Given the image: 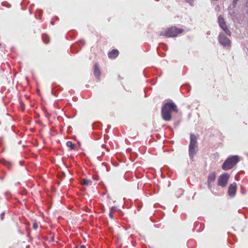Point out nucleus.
<instances>
[{
	"label": "nucleus",
	"instance_id": "1",
	"mask_svg": "<svg viewBox=\"0 0 248 248\" xmlns=\"http://www.w3.org/2000/svg\"><path fill=\"white\" fill-rule=\"evenodd\" d=\"M176 113L178 112V109L176 105L172 101L166 103L161 108V116L165 121H170L172 119L171 112Z\"/></svg>",
	"mask_w": 248,
	"mask_h": 248
},
{
	"label": "nucleus",
	"instance_id": "2",
	"mask_svg": "<svg viewBox=\"0 0 248 248\" xmlns=\"http://www.w3.org/2000/svg\"><path fill=\"white\" fill-rule=\"evenodd\" d=\"M184 30L177 28L175 26H172L170 28L163 30L162 31L157 32L159 36H165L166 37H174L178 34L182 33Z\"/></svg>",
	"mask_w": 248,
	"mask_h": 248
},
{
	"label": "nucleus",
	"instance_id": "3",
	"mask_svg": "<svg viewBox=\"0 0 248 248\" xmlns=\"http://www.w3.org/2000/svg\"><path fill=\"white\" fill-rule=\"evenodd\" d=\"M239 157L238 155H232L228 157L222 165V169L227 170L232 169L239 161Z\"/></svg>",
	"mask_w": 248,
	"mask_h": 248
},
{
	"label": "nucleus",
	"instance_id": "4",
	"mask_svg": "<svg viewBox=\"0 0 248 248\" xmlns=\"http://www.w3.org/2000/svg\"><path fill=\"white\" fill-rule=\"evenodd\" d=\"M230 175L228 173H223L219 176L217 180V185L223 187H225L228 184Z\"/></svg>",
	"mask_w": 248,
	"mask_h": 248
},
{
	"label": "nucleus",
	"instance_id": "5",
	"mask_svg": "<svg viewBox=\"0 0 248 248\" xmlns=\"http://www.w3.org/2000/svg\"><path fill=\"white\" fill-rule=\"evenodd\" d=\"M219 43L225 47H230L231 46V40L225 35L220 33L218 36Z\"/></svg>",
	"mask_w": 248,
	"mask_h": 248
},
{
	"label": "nucleus",
	"instance_id": "6",
	"mask_svg": "<svg viewBox=\"0 0 248 248\" xmlns=\"http://www.w3.org/2000/svg\"><path fill=\"white\" fill-rule=\"evenodd\" d=\"M216 173L215 172L210 173L208 175L207 179V185L209 189H211L216 180Z\"/></svg>",
	"mask_w": 248,
	"mask_h": 248
},
{
	"label": "nucleus",
	"instance_id": "7",
	"mask_svg": "<svg viewBox=\"0 0 248 248\" xmlns=\"http://www.w3.org/2000/svg\"><path fill=\"white\" fill-rule=\"evenodd\" d=\"M198 151V146L189 145L188 152L189 155L191 160L193 159L194 156Z\"/></svg>",
	"mask_w": 248,
	"mask_h": 248
},
{
	"label": "nucleus",
	"instance_id": "8",
	"mask_svg": "<svg viewBox=\"0 0 248 248\" xmlns=\"http://www.w3.org/2000/svg\"><path fill=\"white\" fill-rule=\"evenodd\" d=\"M237 186L235 183L231 184L228 188V194L231 197H234L235 195Z\"/></svg>",
	"mask_w": 248,
	"mask_h": 248
},
{
	"label": "nucleus",
	"instance_id": "9",
	"mask_svg": "<svg viewBox=\"0 0 248 248\" xmlns=\"http://www.w3.org/2000/svg\"><path fill=\"white\" fill-rule=\"evenodd\" d=\"M119 54V51L116 49H113L108 53V57L110 59L116 58Z\"/></svg>",
	"mask_w": 248,
	"mask_h": 248
},
{
	"label": "nucleus",
	"instance_id": "10",
	"mask_svg": "<svg viewBox=\"0 0 248 248\" xmlns=\"http://www.w3.org/2000/svg\"><path fill=\"white\" fill-rule=\"evenodd\" d=\"M197 139L198 136H196L194 134H191L189 145L198 146Z\"/></svg>",
	"mask_w": 248,
	"mask_h": 248
},
{
	"label": "nucleus",
	"instance_id": "11",
	"mask_svg": "<svg viewBox=\"0 0 248 248\" xmlns=\"http://www.w3.org/2000/svg\"><path fill=\"white\" fill-rule=\"evenodd\" d=\"M93 72L95 77L99 78L101 75V72L97 63H95L94 65Z\"/></svg>",
	"mask_w": 248,
	"mask_h": 248
},
{
	"label": "nucleus",
	"instance_id": "12",
	"mask_svg": "<svg viewBox=\"0 0 248 248\" xmlns=\"http://www.w3.org/2000/svg\"><path fill=\"white\" fill-rule=\"evenodd\" d=\"M80 183L82 185L89 186L92 185L93 181L89 179H82L80 180Z\"/></svg>",
	"mask_w": 248,
	"mask_h": 248
},
{
	"label": "nucleus",
	"instance_id": "13",
	"mask_svg": "<svg viewBox=\"0 0 248 248\" xmlns=\"http://www.w3.org/2000/svg\"><path fill=\"white\" fill-rule=\"evenodd\" d=\"M0 162L2 164L6 166L9 170H11L12 169V164L10 162H9V161H6L5 159H0Z\"/></svg>",
	"mask_w": 248,
	"mask_h": 248
},
{
	"label": "nucleus",
	"instance_id": "14",
	"mask_svg": "<svg viewBox=\"0 0 248 248\" xmlns=\"http://www.w3.org/2000/svg\"><path fill=\"white\" fill-rule=\"evenodd\" d=\"M220 27L224 31V32H225V33L229 35V36H231V31L228 29L227 25H226V24H224L223 25H221V26H220Z\"/></svg>",
	"mask_w": 248,
	"mask_h": 248
},
{
	"label": "nucleus",
	"instance_id": "15",
	"mask_svg": "<svg viewBox=\"0 0 248 248\" xmlns=\"http://www.w3.org/2000/svg\"><path fill=\"white\" fill-rule=\"evenodd\" d=\"M220 27L224 31V32H225V33L229 35V36H231V31L228 29L227 25H226V24H224L223 25H221V26H220Z\"/></svg>",
	"mask_w": 248,
	"mask_h": 248
},
{
	"label": "nucleus",
	"instance_id": "16",
	"mask_svg": "<svg viewBox=\"0 0 248 248\" xmlns=\"http://www.w3.org/2000/svg\"><path fill=\"white\" fill-rule=\"evenodd\" d=\"M218 22L219 26H221V25H223L224 24H226L224 18L222 15L219 16L218 17Z\"/></svg>",
	"mask_w": 248,
	"mask_h": 248
},
{
	"label": "nucleus",
	"instance_id": "17",
	"mask_svg": "<svg viewBox=\"0 0 248 248\" xmlns=\"http://www.w3.org/2000/svg\"><path fill=\"white\" fill-rule=\"evenodd\" d=\"M42 39L45 44H48L49 42L50 38L47 34H43L42 35Z\"/></svg>",
	"mask_w": 248,
	"mask_h": 248
},
{
	"label": "nucleus",
	"instance_id": "18",
	"mask_svg": "<svg viewBox=\"0 0 248 248\" xmlns=\"http://www.w3.org/2000/svg\"><path fill=\"white\" fill-rule=\"evenodd\" d=\"M66 145L69 147L71 150H75L76 145L73 143L71 141H68L66 142Z\"/></svg>",
	"mask_w": 248,
	"mask_h": 248
},
{
	"label": "nucleus",
	"instance_id": "19",
	"mask_svg": "<svg viewBox=\"0 0 248 248\" xmlns=\"http://www.w3.org/2000/svg\"><path fill=\"white\" fill-rule=\"evenodd\" d=\"M5 211H2L0 213V220H1V221L3 220V219H4V216H5Z\"/></svg>",
	"mask_w": 248,
	"mask_h": 248
},
{
	"label": "nucleus",
	"instance_id": "20",
	"mask_svg": "<svg viewBox=\"0 0 248 248\" xmlns=\"http://www.w3.org/2000/svg\"><path fill=\"white\" fill-rule=\"evenodd\" d=\"M38 224L37 222H34L33 223V228L34 229V230H36L37 228H38Z\"/></svg>",
	"mask_w": 248,
	"mask_h": 248
},
{
	"label": "nucleus",
	"instance_id": "21",
	"mask_svg": "<svg viewBox=\"0 0 248 248\" xmlns=\"http://www.w3.org/2000/svg\"><path fill=\"white\" fill-rule=\"evenodd\" d=\"M239 0H232V5L234 7H235L237 3V2Z\"/></svg>",
	"mask_w": 248,
	"mask_h": 248
},
{
	"label": "nucleus",
	"instance_id": "22",
	"mask_svg": "<svg viewBox=\"0 0 248 248\" xmlns=\"http://www.w3.org/2000/svg\"><path fill=\"white\" fill-rule=\"evenodd\" d=\"M185 1L192 5L193 3L194 0H185Z\"/></svg>",
	"mask_w": 248,
	"mask_h": 248
},
{
	"label": "nucleus",
	"instance_id": "23",
	"mask_svg": "<svg viewBox=\"0 0 248 248\" xmlns=\"http://www.w3.org/2000/svg\"><path fill=\"white\" fill-rule=\"evenodd\" d=\"M117 210V209H116V207H112L111 208V210L110 211V212H112V213H115V212Z\"/></svg>",
	"mask_w": 248,
	"mask_h": 248
},
{
	"label": "nucleus",
	"instance_id": "24",
	"mask_svg": "<svg viewBox=\"0 0 248 248\" xmlns=\"http://www.w3.org/2000/svg\"><path fill=\"white\" fill-rule=\"evenodd\" d=\"M113 214L114 213H112V212H109V214H108V216L111 219H113Z\"/></svg>",
	"mask_w": 248,
	"mask_h": 248
},
{
	"label": "nucleus",
	"instance_id": "25",
	"mask_svg": "<svg viewBox=\"0 0 248 248\" xmlns=\"http://www.w3.org/2000/svg\"><path fill=\"white\" fill-rule=\"evenodd\" d=\"M20 107L22 109V111H23L25 109V105L23 103H21L20 104Z\"/></svg>",
	"mask_w": 248,
	"mask_h": 248
},
{
	"label": "nucleus",
	"instance_id": "26",
	"mask_svg": "<svg viewBox=\"0 0 248 248\" xmlns=\"http://www.w3.org/2000/svg\"><path fill=\"white\" fill-rule=\"evenodd\" d=\"M102 147H103V148H106V145L105 144H102Z\"/></svg>",
	"mask_w": 248,
	"mask_h": 248
},
{
	"label": "nucleus",
	"instance_id": "27",
	"mask_svg": "<svg viewBox=\"0 0 248 248\" xmlns=\"http://www.w3.org/2000/svg\"><path fill=\"white\" fill-rule=\"evenodd\" d=\"M106 150H107V152H109V150L108 149V148H107Z\"/></svg>",
	"mask_w": 248,
	"mask_h": 248
},
{
	"label": "nucleus",
	"instance_id": "28",
	"mask_svg": "<svg viewBox=\"0 0 248 248\" xmlns=\"http://www.w3.org/2000/svg\"><path fill=\"white\" fill-rule=\"evenodd\" d=\"M180 190L181 191V192L182 193L183 192L182 189H180Z\"/></svg>",
	"mask_w": 248,
	"mask_h": 248
}]
</instances>
